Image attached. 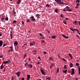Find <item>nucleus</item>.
<instances>
[{
    "instance_id": "nucleus-40",
    "label": "nucleus",
    "mask_w": 80,
    "mask_h": 80,
    "mask_svg": "<svg viewBox=\"0 0 80 80\" xmlns=\"http://www.w3.org/2000/svg\"><path fill=\"white\" fill-rule=\"evenodd\" d=\"M13 52V49H12L11 50H9V52Z\"/></svg>"
},
{
    "instance_id": "nucleus-56",
    "label": "nucleus",
    "mask_w": 80,
    "mask_h": 80,
    "mask_svg": "<svg viewBox=\"0 0 80 80\" xmlns=\"http://www.w3.org/2000/svg\"><path fill=\"white\" fill-rule=\"evenodd\" d=\"M79 5H80V4L79 3H78L76 4V5L77 6H78Z\"/></svg>"
},
{
    "instance_id": "nucleus-37",
    "label": "nucleus",
    "mask_w": 80,
    "mask_h": 80,
    "mask_svg": "<svg viewBox=\"0 0 80 80\" xmlns=\"http://www.w3.org/2000/svg\"><path fill=\"white\" fill-rule=\"evenodd\" d=\"M17 28H20V24H18L17 25Z\"/></svg>"
},
{
    "instance_id": "nucleus-35",
    "label": "nucleus",
    "mask_w": 80,
    "mask_h": 80,
    "mask_svg": "<svg viewBox=\"0 0 80 80\" xmlns=\"http://www.w3.org/2000/svg\"><path fill=\"white\" fill-rule=\"evenodd\" d=\"M67 70H65V71H63V73H65V74H66V73H67Z\"/></svg>"
},
{
    "instance_id": "nucleus-46",
    "label": "nucleus",
    "mask_w": 80,
    "mask_h": 80,
    "mask_svg": "<svg viewBox=\"0 0 80 80\" xmlns=\"http://www.w3.org/2000/svg\"><path fill=\"white\" fill-rule=\"evenodd\" d=\"M0 19H1V22H4V19L2 18H0Z\"/></svg>"
},
{
    "instance_id": "nucleus-41",
    "label": "nucleus",
    "mask_w": 80,
    "mask_h": 80,
    "mask_svg": "<svg viewBox=\"0 0 80 80\" xmlns=\"http://www.w3.org/2000/svg\"><path fill=\"white\" fill-rule=\"evenodd\" d=\"M70 29H71L72 31H74V29H73L72 28H70Z\"/></svg>"
},
{
    "instance_id": "nucleus-13",
    "label": "nucleus",
    "mask_w": 80,
    "mask_h": 80,
    "mask_svg": "<svg viewBox=\"0 0 80 80\" xmlns=\"http://www.w3.org/2000/svg\"><path fill=\"white\" fill-rule=\"evenodd\" d=\"M14 46H17L18 45V42L16 41L14 43Z\"/></svg>"
},
{
    "instance_id": "nucleus-10",
    "label": "nucleus",
    "mask_w": 80,
    "mask_h": 80,
    "mask_svg": "<svg viewBox=\"0 0 80 80\" xmlns=\"http://www.w3.org/2000/svg\"><path fill=\"white\" fill-rule=\"evenodd\" d=\"M74 23L75 25H78V22L76 21H75L74 22H73V24Z\"/></svg>"
},
{
    "instance_id": "nucleus-61",
    "label": "nucleus",
    "mask_w": 80,
    "mask_h": 80,
    "mask_svg": "<svg viewBox=\"0 0 80 80\" xmlns=\"http://www.w3.org/2000/svg\"><path fill=\"white\" fill-rule=\"evenodd\" d=\"M27 45V43H25L23 46L22 47H24V46L26 45Z\"/></svg>"
},
{
    "instance_id": "nucleus-49",
    "label": "nucleus",
    "mask_w": 80,
    "mask_h": 80,
    "mask_svg": "<svg viewBox=\"0 0 80 80\" xmlns=\"http://www.w3.org/2000/svg\"><path fill=\"white\" fill-rule=\"evenodd\" d=\"M43 54H47V52H46V51H44Z\"/></svg>"
},
{
    "instance_id": "nucleus-26",
    "label": "nucleus",
    "mask_w": 80,
    "mask_h": 80,
    "mask_svg": "<svg viewBox=\"0 0 80 80\" xmlns=\"http://www.w3.org/2000/svg\"><path fill=\"white\" fill-rule=\"evenodd\" d=\"M17 23V21L16 20H14L12 22V23L13 24V23Z\"/></svg>"
},
{
    "instance_id": "nucleus-18",
    "label": "nucleus",
    "mask_w": 80,
    "mask_h": 80,
    "mask_svg": "<svg viewBox=\"0 0 80 80\" xmlns=\"http://www.w3.org/2000/svg\"><path fill=\"white\" fill-rule=\"evenodd\" d=\"M61 10H62V12H67V10H66V9H65V8H64L63 9H61Z\"/></svg>"
},
{
    "instance_id": "nucleus-19",
    "label": "nucleus",
    "mask_w": 80,
    "mask_h": 80,
    "mask_svg": "<svg viewBox=\"0 0 80 80\" xmlns=\"http://www.w3.org/2000/svg\"><path fill=\"white\" fill-rule=\"evenodd\" d=\"M78 74L80 75V66L78 67Z\"/></svg>"
},
{
    "instance_id": "nucleus-50",
    "label": "nucleus",
    "mask_w": 80,
    "mask_h": 80,
    "mask_svg": "<svg viewBox=\"0 0 80 80\" xmlns=\"http://www.w3.org/2000/svg\"><path fill=\"white\" fill-rule=\"evenodd\" d=\"M39 34L40 35V36H41V37H43V34H42V33H40Z\"/></svg>"
},
{
    "instance_id": "nucleus-39",
    "label": "nucleus",
    "mask_w": 80,
    "mask_h": 80,
    "mask_svg": "<svg viewBox=\"0 0 80 80\" xmlns=\"http://www.w3.org/2000/svg\"><path fill=\"white\" fill-rule=\"evenodd\" d=\"M39 38H42V39H45V38L44 37Z\"/></svg>"
},
{
    "instance_id": "nucleus-22",
    "label": "nucleus",
    "mask_w": 80,
    "mask_h": 80,
    "mask_svg": "<svg viewBox=\"0 0 80 80\" xmlns=\"http://www.w3.org/2000/svg\"><path fill=\"white\" fill-rule=\"evenodd\" d=\"M69 7H68V6H67L65 8L66 9V10L67 11V10L68 11V9H69Z\"/></svg>"
},
{
    "instance_id": "nucleus-17",
    "label": "nucleus",
    "mask_w": 80,
    "mask_h": 80,
    "mask_svg": "<svg viewBox=\"0 0 80 80\" xmlns=\"http://www.w3.org/2000/svg\"><path fill=\"white\" fill-rule=\"evenodd\" d=\"M28 67H29L30 68H32V67H33V66H32V64H28Z\"/></svg>"
},
{
    "instance_id": "nucleus-30",
    "label": "nucleus",
    "mask_w": 80,
    "mask_h": 80,
    "mask_svg": "<svg viewBox=\"0 0 80 80\" xmlns=\"http://www.w3.org/2000/svg\"><path fill=\"white\" fill-rule=\"evenodd\" d=\"M13 14L14 15V17H15V16H16V12H14L13 13Z\"/></svg>"
},
{
    "instance_id": "nucleus-60",
    "label": "nucleus",
    "mask_w": 80,
    "mask_h": 80,
    "mask_svg": "<svg viewBox=\"0 0 80 80\" xmlns=\"http://www.w3.org/2000/svg\"><path fill=\"white\" fill-rule=\"evenodd\" d=\"M27 55L25 54L24 55V58H25V57H26V56Z\"/></svg>"
},
{
    "instance_id": "nucleus-53",
    "label": "nucleus",
    "mask_w": 80,
    "mask_h": 80,
    "mask_svg": "<svg viewBox=\"0 0 80 80\" xmlns=\"http://www.w3.org/2000/svg\"><path fill=\"white\" fill-rule=\"evenodd\" d=\"M68 19H69V18H65V20H68Z\"/></svg>"
},
{
    "instance_id": "nucleus-54",
    "label": "nucleus",
    "mask_w": 80,
    "mask_h": 80,
    "mask_svg": "<svg viewBox=\"0 0 80 80\" xmlns=\"http://www.w3.org/2000/svg\"><path fill=\"white\" fill-rule=\"evenodd\" d=\"M62 37H64V38H65V36L64 35L62 34Z\"/></svg>"
},
{
    "instance_id": "nucleus-27",
    "label": "nucleus",
    "mask_w": 80,
    "mask_h": 80,
    "mask_svg": "<svg viewBox=\"0 0 80 80\" xmlns=\"http://www.w3.org/2000/svg\"><path fill=\"white\" fill-rule=\"evenodd\" d=\"M31 21H30V19H28L26 20V22H30Z\"/></svg>"
},
{
    "instance_id": "nucleus-63",
    "label": "nucleus",
    "mask_w": 80,
    "mask_h": 80,
    "mask_svg": "<svg viewBox=\"0 0 80 80\" xmlns=\"http://www.w3.org/2000/svg\"><path fill=\"white\" fill-rule=\"evenodd\" d=\"M78 23L79 25H80V21H78Z\"/></svg>"
},
{
    "instance_id": "nucleus-4",
    "label": "nucleus",
    "mask_w": 80,
    "mask_h": 80,
    "mask_svg": "<svg viewBox=\"0 0 80 80\" xmlns=\"http://www.w3.org/2000/svg\"><path fill=\"white\" fill-rule=\"evenodd\" d=\"M10 59H8V61H4L2 62V64H6L7 63H10Z\"/></svg>"
},
{
    "instance_id": "nucleus-14",
    "label": "nucleus",
    "mask_w": 80,
    "mask_h": 80,
    "mask_svg": "<svg viewBox=\"0 0 80 80\" xmlns=\"http://www.w3.org/2000/svg\"><path fill=\"white\" fill-rule=\"evenodd\" d=\"M53 66H54V63H52V65H51L49 67L50 68L52 69V68L53 67Z\"/></svg>"
},
{
    "instance_id": "nucleus-25",
    "label": "nucleus",
    "mask_w": 80,
    "mask_h": 80,
    "mask_svg": "<svg viewBox=\"0 0 80 80\" xmlns=\"http://www.w3.org/2000/svg\"><path fill=\"white\" fill-rule=\"evenodd\" d=\"M73 66V64H72V63H70V67H72Z\"/></svg>"
},
{
    "instance_id": "nucleus-7",
    "label": "nucleus",
    "mask_w": 80,
    "mask_h": 80,
    "mask_svg": "<svg viewBox=\"0 0 80 80\" xmlns=\"http://www.w3.org/2000/svg\"><path fill=\"white\" fill-rule=\"evenodd\" d=\"M35 44V42H33L32 43L30 42L29 45L30 47H32V46H33Z\"/></svg>"
},
{
    "instance_id": "nucleus-59",
    "label": "nucleus",
    "mask_w": 80,
    "mask_h": 80,
    "mask_svg": "<svg viewBox=\"0 0 80 80\" xmlns=\"http://www.w3.org/2000/svg\"><path fill=\"white\" fill-rule=\"evenodd\" d=\"M62 60H64V61H66V60L65 59L63 58H62Z\"/></svg>"
},
{
    "instance_id": "nucleus-1",
    "label": "nucleus",
    "mask_w": 80,
    "mask_h": 80,
    "mask_svg": "<svg viewBox=\"0 0 80 80\" xmlns=\"http://www.w3.org/2000/svg\"><path fill=\"white\" fill-rule=\"evenodd\" d=\"M54 1L57 2L59 5H65V3L62 2L61 0H54Z\"/></svg>"
},
{
    "instance_id": "nucleus-57",
    "label": "nucleus",
    "mask_w": 80,
    "mask_h": 80,
    "mask_svg": "<svg viewBox=\"0 0 80 80\" xmlns=\"http://www.w3.org/2000/svg\"><path fill=\"white\" fill-rule=\"evenodd\" d=\"M6 45H7V44H3V47H5Z\"/></svg>"
},
{
    "instance_id": "nucleus-3",
    "label": "nucleus",
    "mask_w": 80,
    "mask_h": 80,
    "mask_svg": "<svg viewBox=\"0 0 80 80\" xmlns=\"http://www.w3.org/2000/svg\"><path fill=\"white\" fill-rule=\"evenodd\" d=\"M30 18L31 19V22H35V19L34 18V16H32Z\"/></svg>"
},
{
    "instance_id": "nucleus-64",
    "label": "nucleus",
    "mask_w": 80,
    "mask_h": 80,
    "mask_svg": "<svg viewBox=\"0 0 80 80\" xmlns=\"http://www.w3.org/2000/svg\"><path fill=\"white\" fill-rule=\"evenodd\" d=\"M3 56L2 55L1 56H0V58H3Z\"/></svg>"
},
{
    "instance_id": "nucleus-38",
    "label": "nucleus",
    "mask_w": 80,
    "mask_h": 80,
    "mask_svg": "<svg viewBox=\"0 0 80 80\" xmlns=\"http://www.w3.org/2000/svg\"><path fill=\"white\" fill-rule=\"evenodd\" d=\"M68 12H72V10L70 9V8H69L68 10Z\"/></svg>"
},
{
    "instance_id": "nucleus-6",
    "label": "nucleus",
    "mask_w": 80,
    "mask_h": 80,
    "mask_svg": "<svg viewBox=\"0 0 80 80\" xmlns=\"http://www.w3.org/2000/svg\"><path fill=\"white\" fill-rule=\"evenodd\" d=\"M40 72H41V73L43 75H45V72H44L43 69H40Z\"/></svg>"
},
{
    "instance_id": "nucleus-21",
    "label": "nucleus",
    "mask_w": 80,
    "mask_h": 80,
    "mask_svg": "<svg viewBox=\"0 0 80 80\" xmlns=\"http://www.w3.org/2000/svg\"><path fill=\"white\" fill-rule=\"evenodd\" d=\"M55 38H56V36H52L51 37V38H52V39H55Z\"/></svg>"
},
{
    "instance_id": "nucleus-24",
    "label": "nucleus",
    "mask_w": 80,
    "mask_h": 80,
    "mask_svg": "<svg viewBox=\"0 0 80 80\" xmlns=\"http://www.w3.org/2000/svg\"><path fill=\"white\" fill-rule=\"evenodd\" d=\"M63 23L65 25L67 24V21L65 20H63Z\"/></svg>"
},
{
    "instance_id": "nucleus-32",
    "label": "nucleus",
    "mask_w": 80,
    "mask_h": 80,
    "mask_svg": "<svg viewBox=\"0 0 80 80\" xmlns=\"http://www.w3.org/2000/svg\"><path fill=\"white\" fill-rule=\"evenodd\" d=\"M40 63H41V62H36V64L37 65H39V64H40Z\"/></svg>"
},
{
    "instance_id": "nucleus-36",
    "label": "nucleus",
    "mask_w": 80,
    "mask_h": 80,
    "mask_svg": "<svg viewBox=\"0 0 80 80\" xmlns=\"http://www.w3.org/2000/svg\"><path fill=\"white\" fill-rule=\"evenodd\" d=\"M50 77H49V78H46V80H47V79H48V80H50Z\"/></svg>"
},
{
    "instance_id": "nucleus-58",
    "label": "nucleus",
    "mask_w": 80,
    "mask_h": 80,
    "mask_svg": "<svg viewBox=\"0 0 80 80\" xmlns=\"http://www.w3.org/2000/svg\"><path fill=\"white\" fill-rule=\"evenodd\" d=\"M38 59H39V60H41V59L40 58V56H38Z\"/></svg>"
},
{
    "instance_id": "nucleus-20",
    "label": "nucleus",
    "mask_w": 80,
    "mask_h": 80,
    "mask_svg": "<svg viewBox=\"0 0 80 80\" xmlns=\"http://www.w3.org/2000/svg\"><path fill=\"white\" fill-rule=\"evenodd\" d=\"M3 67H4V66L3 65V64L2 63V65L1 66L0 69H2V68H3Z\"/></svg>"
},
{
    "instance_id": "nucleus-42",
    "label": "nucleus",
    "mask_w": 80,
    "mask_h": 80,
    "mask_svg": "<svg viewBox=\"0 0 80 80\" xmlns=\"http://www.w3.org/2000/svg\"><path fill=\"white\" fill-rule=\"evenodd\" d=\"M24 23H25V22H24V21H22V25H24Z\"/></svg>"
},
{
    "instance_id": "nucleus-15",
    "label": "nucleus",
    "mask_w": 80,
    "mask_h": 80,
    "mask_svg": "<svg viewBox=\"0 0 80 80\" xmlns=\"http://www.w3.org/2000/svg\"><path fill=\"white\" fill-rule=\"evenodd\" d=\"M27 76H28V77L27 78V80H29L30 79V75H28Z\"/></svg>"
},
{
    "instance_id": "nucleus-33",
    "label": "nucleus",
    "mask_w": 80,
    "mask_h": 80,
    "mask_svg": "<svg viewBox=\"0 0 80 80\" xmlns=\"http://www.w3.org/2000/svg\"><path fill=\"white\" fill-rule=\"evenodd\" d=\"M5 19L6 21H8V17H7V18H5Z\"/></svg>"
},
{
    "instance_id": "nucleus-12",
    "label": "nucleus",
    "mask_w": 80,
    "mask_h": 80,
    "mask_svg": "<svg viewBox=\"0 0 80 80\" xmlns=\"http://www.w3.org/2000/svg\"><path fill=\"white\" fill-rule=\"evenodd\" d=\"M36 17H37L38 18H40V15L39 14H36Z\"/></svg>"
},
{
    "instance_id": "nucleus-44",
    "label": "nucleus",
    "mask_w": 80,
    "mask_h": 80,
    "mask_svg": "<svg viewBox=\"0 0 80 80\" xmlns=\"http://www.w3.org/2000/svg\"><path fill=\"white\" fill-rule=\"evenodd\" d=\"M76 66H78V65H79V63L76 62Z\"/></svg>"
},
{
    "instance_id": "nucleus-52",
    "label": "nucleus",
    "mask_w": 80,
    "mask_h": 80,
    "mask_svg": "<svg viewBox=\"0 0 80 80\" xmlns=\"http://www.w3.org/2000/svg\"><path fill=\"white\" fill-rule=\"evenodd\" d=\"M41 42L42 43H44V42H45V41L43 40H42V41H41Z\"/></svg>"
},
{
    "instance_id": "nucleus-29",
    "label": "nucleus",
    "mask_w": 80,
    "mask_h": 80,
    "mask_svg": "<svg viewBox=\"0 0 80 80\" xmlns=\"http://www.w3.org/2000/svg\"><path fill=\"white\" fill-rule=\"evenodd\" d=\"M46 7H49V8L50 7V5L48 4H46Z\"/></svg>"
},
{
    "instance_id": "nucleus-55",
    "label": "nucleus",
    "mask_w": 80,
    "mask_h": 80,
    "mask_svg": "<svg viewBox=\"0 0 80 80\" xmlns=\"http://www.w3.org/2000/svg\"><path fill=\"white\" fill-rule=\"evenodd\" d=\"M75 8H76V9H77V8H78V6H76L75 7Z\"/></svg>"
},
{
    "instance_id": "nucleus-23",
    "label": "nucleus",
    "mask_w": 80,
    "mask_h": 80,
    "mask_svg": "<svg viewBox=\"0 0 80 80\" xmlns=\"http://www.w3.org/2000/svg\"><path fill=\"white\" fill-rule=\"evenodd\" d=\"M21 2V0H18V2H17V3L18 4H20V3Z\"/></svg>"
},
{
    "instance_id": "nucleus-62",
    "label": "nucleus",
    "mask_w": 80,
    "mask_h": 80,
    "mask_svg": "<svg viewBox=\"0 0 80 80\" xmlns=\"http://www.w3.org/2000/svg\"><path fill=\"white\" fill-rule=\"evenodd\" d=\"M22 80H24V78H21Z\"/></svg>"
},
{
    "instance_id": "nucleus-43",
    "label": "nucleus",
    "mask_w": 80,
    "mask_h": 80,
    "mask_svg": "<svg viewBox=\"0 0 80 80\" xmlns=\"http://www.w3.org/2000/svg\"><path fill=\"white\" fill-rule=\"evenodd\" d=\"M12 31H10V36H13V35H12Z\"/></svg>"
},
{
    "instance_id": "nucleus-16",
    "label": "nucleus",
    "mask_w": 80,
    "mask_h": 80,
    "mask_svg": "<svg viewBox=\"0 0 80 80\" xmlns=\"http://www.w3.org/2000/svg\"><path fill=\"white\" fill-rule=\"evenodd\" d=\"M58 9H55L54 10V12H55L56 13H58Z\"/></svg>"
},
{
    "instance_id": "nucleus-9",
    "label": "nucleus",
    "mask_w": 80,
    "mask_h": 80,
    "mask_svg": "<svg viewBox=\"0 0 80 80\" xmlns=\"http://www.w3.org/2000/svg\"><path fill=\"white\" fill-rule=\"evenodd\" d=\"M32 52H33L32 53L33 54H34V55H35V54L37 53V50H34L32 51Z\"/></svg>"
},
{
    "instance_id": "nucleus-48",
    "label": "nucleus",
    "mask_w": 80,
    "mask_h": 80,
    "mask_svg": "<svg viewBox=\"0 0 80 80\" xmlns=\"http://www.w3.org/2000/svg\"><path fill=\"white\" fill-rule=\"evenodd\" d=\"M66 38L67 39H68V36H65V38Z\"/></svg>"
},
{
    "instance_id": "nucleus-28",
    "label": "nucleus",
    "mask_w": 80,
    "mask_h": 80,
    "mask_svg": "<svg viewBox=\"0 0 80 80\" xmlns=\"http://www.w3.org/2000/svg\"><path fill=\"white\" fill-rule=\"evenodd\" d=\"M80 0H76V3H80Z\"/></svg>"
},
{
    "instance_id": "nucleus-31",
    "label": "nucleus",
    "mask_w": 80,
    "mask_h": 80,
    "mask_svg": "<svg viewBox=\"0 0 80 80\" xmlns=\"http://www.w3.org/2000/svg\"><path fill=\"white\" fill-rule=\"evenodd\" d=\"M57 73H58L59 72V68H58L57 70Z\"/></svg>"
},
{
    "instance_id": "nucleus-11",
    "label": "nucleus",
    "mask_w": 80,
    "mask_h": 80,
    "mask_svg": "<svg viewBox=\"0 0 80 80\" xmlns=\"http://www.w3.org/2000/svg\"><path fill=\"white\" fill-rule=\"evenodd\" d=\"M3 45V41L2 40H0V47H2Z\"/></svg>"
},
{
    "instance_id": "nucleus-47",
    "label": "nucleus",
    "mask_w": 80,
    "mask_h": 80,
    "mask_svg": "<svg viewBox=\"0 0 80 80\" xmlns=\"http://www.w3.org/2000/svg\"><path fill=\"white\" fill-rule=\"evenodd\" d=\"M61 17V18H63V17H63V15L62 14H61L60 15Z\"/></svg>"
},
{
    "instance_id": "nucleus-2",
    "label": "nucleus",
    "mask_w": 80,
    "mask_h": 80,
    "mask_svg": "<svg viewBox=\"0 0 80 80\" xmlns=\"http://www.w3.org/2000/svg\"><path fill=\"white\" fill-rule=\"evenodd\" d=\"M54 1L57 2L59 5H65V3L62 2L61 0H54Z\"/></svg>"
},
{
    "instance_id": "nucleus-8",
    "label": "nucleus",
    "mask_w": 80,
    "mask_h": 80,
    "mask_svg": "<svg viewBox=\"0 0 80 80\" xmlns=\"http://www.w3.org/2000/svg\"><path fill=\"white\" fill-rule=\"evenodd\" d=\"M74 70H75V69L72 68L71 72V75H73V74H75V72H74Z\"/></svg>"
},
{
    "instance_id": "nucleus-34",
    "label": "nucleus",
    "mask_w": 80,
    "mask_h": 80,
    "mask_svg": "<svg viewBox=\"0 0 80 80\" xmlns=\"http://www.w3.org/2000/svg\"><path fill=\"white\" fill-rule=\"evenodd\" d=\"M69 56L70 57H71V58H72V55L71 54V53H69Z\"/></svg>"
},
{
    "instance_id": "nucleus-5",
    "label": "nucleus",
    "mask_w": 80,
    "mask_h": 80,
    "mask_svg": "<svg viewBox=\"0 0 80 80\" xmlns=\"http://www.w3.org/2000/svg\"><path fill=\"white\" fill-rule=\"evenodd\" d=\"M16 75H17L18 77V78L20 77V75L21 72H20L18 71V72H17L15 73Z\"/></svg>"
},
{
    "instance_id": "nucleus-45",
    "label": "nucleus",
    "mask_w": 80,
    "mask_h": 80,
    "mask_svg": "<svg viewBox=\"0 0 80 80\" xmlns=\"http://www.w3.org/2000/svg\"><path fill=\"white\" fill-rule=\"evenodd\" d=\"M64 68H65V69H66L67 68V65H64Z\"/></svg>"
},
{
    "instance_id": "nucleus-51",
    "label": "nucleus",
    "mask_w": 80,
    "mask_h": 80,
    "mask_svg": "<svg viewBox=\"0 0 80 80\" xmlns=\"http://www.w3.org/2000/svg\"><path fill=\"white\" fill-rule=\"evenodd\" d=\"M52 57H50L49 58V59H48V60H52Z\"/></svg>"
}]
</instances>
